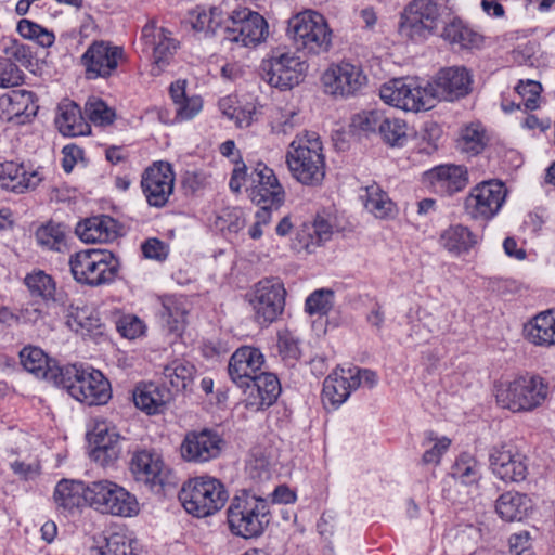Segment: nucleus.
Segmentation results:
<instances>
[{"label": "nucleus", "instance_id": "60", "mask_svg": "<svg viewBox=\"0 0 555 555\" xmlns=\"http://www.w3.org/2000/svg\"><path fill=\"white\" fill-rule=\"evenodd\" d=\"M384 116L378 111H364L352 117L351 126L363 132H375L376 130L379 132Z\"/></svg>", "mask_w": 555, "mask_h": 555}, {"label": "nucleus", "instance_id": "53", "mask_svg": "<svg viewBox=\"0 0 555 555\" xmlns=\"http://www.w3.org/2000/svg\"><path fill=\"white\" fill-rule=\"evenodd\" d=\"M85 113L89 120L98 126L111 125L115 119V112L100 98H89L85 104Z\"/></svg>", "mask_w": 555, "mask_h": 555}, {"label": "nucleus", "instance_id": "8", "mask_svg": "<svg viewBox=\"0 0 555 555\" xmlns=\"http://www.w3.org/2000/svg\"><path fill=\"white\" fill-rule=\"evenodd\" d=\"M548 386L540 376H521L496 387V401L513 412L531 411L546 398Z\"/></svg>", "mask_w": 555, "mask_h": 555}, {"label": "nucleus", "instance_id": "54", "mask_svg": "<svg viewBox=\"0 0 555 555\" xmlns=\"http://www.w3.org/2000/svg\"><path fill=\"white\" fill-rule=\"evenodd\" d=\"M17 31L22 37L34 40L43 48L51 47L55 40L52 31L26 18L18 22Z\"/></svg>", "mask_w": 555, "mask_h": 555}, {"label": "nucleus", "instance_id": "6", "mask_svg": "<svg viewBox=\"0 0 555 555\" xmlns=\"http://www.w3.org/2000/svg\"><path fill=\"white\" fill-rule=\"evenodd\" d=\"M288 35L299 50L319 55L332 47L333 34L325 17L311 10L300 12L288 22Z\"/></svg>", "mask_w": 555, "mask_h": 555}, {"label": "nucleus", "instance_id": "31", "mask_svg": "<svg viewBox=\"0 0 555 555\" xmlns=\"http://www.w3.org/2000/svg\"><path fill=\"white\" fill-rule=\"evenodd\" d=\"M76 234L85 243H107L117 236V222L105 215L94 216L79 222Z\"/></svg>", "mask_w": 555, "mask_h": 555}, {"label": "nucleus", "instance_id": "22", "mask_svg": "<svg viewBox=\"0 0 555 555\" xmlns=\"http://www.w3.org/2000/svg\"><path fill=\"white\" fill-rule=\"evenodd\" d=\"M472 75L465 67L441 69L430 82L435 101H454L467 95L472 90Z\"/></svg>", "mask_w": 555, "mask_h": 555}, {"label": "nucleus", "instance_id": "56", "mask_svg": "<svg viewBox=\"0 0 555 555\" xmlns=\"http://www.w3.org/2000/svg\"><path fill=\"white\" fill-rule=\"evenodd\" d=\"M162 318L170 332L179 333L185 324L186 310L182 302L170 299L163 305Z\"/></svg>", "mask_w": 555, "mask_h": 555}, {"label": "nucleus", "instance_id": "46", "mask_svg": "<svg viewBox=\"0 0 555 555\" xmlns=\"http://www.w3.org/2000/svg\"><path fill=\"white\" fill-rule=\"evenodd\" d=\"M163 374L172 388L180 391L186 389L188 385L192 383L195 367L189 362L175 360L164 367Z\"/></svg>", "mask_w": 555, "mask_h": 555}, {"label": "nucleus", "instance_id": "10", "mask_svg": "<svg viewBox=\"0 0 555 555\" xmlns=\"http://www.w3.org/2000/svg\"><path fill=\"white\" fill-rule=\"evenodd\" d=\"M441 20V8L435 0H412L401 13L399 34L402 38L423 41L434 35Z\"/></svg>", "mask_w": 555, "mask_h": 555}, {"label": "nucleus", "instance_id": "20", "mask_svg": "<svg viewBox=\"0 0 555 555\" xmlns=\"http://www.w3.org/2000/svg\"><path fill=\"white\" fill-rule=\"evenodd\" d=\"M526 456L513 443H502L491 449L490 468L504 482H519L526 479L528 466Z\"/></svg>", "mask_w": 555, "mask_h": 555}, {"label": "nucleus", "instance_id": "43", "mask_svg": "<svg viewBox=\"0 0 555 555\" xmlns=\"http://www.w3.org/2000/svg\"><path fill=\"white\" fill-rule=\"evenodd\" d=\"M443 38L460 49L477 48L482 42V37L461 21H452L448 24L443 30Z\"/></svg>", "mask_w": 555, "mask_h": 555}, {"label": "nucleus", "instance_id": "11", "mask_svg": "<svg viewBox=\"0 0 555 555\" xmlns=\"http://www.w3.org/2000/svg\"><path fill=\"white\" fill-rule=\"evenodd\" d=\"M139 44L141 52L152 62L154 76H158L171 63L179 49V41L172 33L159 26L154 18L142 27Z\"/></svg>", "mask_w": 555, "mask_h": 555}, {"label": "nucleus", "instance_id": "24", "mask_svg": "<svg viewBox=\"0 0 555 555\" xmlns=\"http://www.w3.org/2000/svg\"><path fill=\"white\" fill-rule=\"evenodd\" d=\"M42 181L39 170L27 168L23 163L4 160L0 163V185L2 189L22 194L36 189Z\"/></svg>", "mask_w": 555, "mask_h": 555}, {"label": "nucleus", "instance_id": "62", "mask_svg": "<svg viewBox=\"0 0 555 555\" xmlns=\"http://www.w3.org/2000/svg\"><path fill=\"white\" fill-rule=\"evenodd\" d=\"M515 90L524 99L527 109L532 111L538 107V98L542 91V87L538 81H519Z\"/></svg>", "mask_w": 555, "mask_h": 555}, {"label": "nucleus", "instance_id": "59", "mask_svg": "<svg viewBox=\"0 0 555 555\" xmlns=\"http://www.w3.org/2000/svg\"><path fill=\"white\" fill-rule=\"evenodd\" d=\"M230 102V99H222L219 102V107L229 119L234 120L235 125L240 128H246L251 125L256 115V107L253 104H247L243 107L233 108L231 112L225 111L224 106Z\"/></svg>", "mask_w": 555, "mask_h": 555}, {"label": "nucleus", "instance_id": "14", "mask_svg": "<svg viewBox=\"0 0 555 555\" xmlns=\"http://www.w3.org/2000/svg\"><path fill=\"white\" fill-rule=\"evenodd\" d=\"M286 291L275 279L259 281L248 294L255 320L260 325L274 322L284 311Z\"/></svg>", "mask_w": 555, "mask_h": 555}, {"label": "nucleus", "instance_id": "29", "mask_svg": "<svg viewBox=\"0 0 555 555\" xmlns=\"http://www.w3.org/2000/svg\"><path fill=\"white\" fill-rule=\"evenodd\" d=\"M53 499L59 513L65 516L73 515L87 504V483L62 479L54 489Z\"/></svg>", "mask_w": 555, "mask_h": 555}, {"label": "nucleus", "instance_id": "61", "mask_svg": "<svg viewBox=\"0 0 555 555\" xmlns=\"http://www.w3.org/2000/svg\"><path fill=\"white\" fill-rule=\"evenodd\" d=\"M24 80L23 72L8 57H0V88H13Z\"/></svg>", "mask_w": 555, "mask_h": 555}, {"label": "nucleus", "instance_id": "52", "mask_svg": "<svg viewBox=\"0 0 555 555\" xmlns=\"http://www.w3.org/2000/svg\"><path fill=\"white\" fill-rule=\"evenodd\" d=\"M270 125L273 133L289 135L300 126V118L292 108H279L272 115Z\"/></svg>", "mask_w": 555, "mask_h": 555}, {"label": "nucleus", "instance_id": "18", "mask_svg": "<svg viewBox=\"0 0 555 555\" xmlns=\"http://www.w3.org/2000/svg\"><path fill=\"white\" fill-rule=\"evenodd\" d=\"M506 195L507 190L501 181L481 182L466 197V212L474 219L489 220L500 211Z\"/></svg>", "mask_w": 555, "mask_h": 555}, {"label": "nucleus", "instance_id": "44", "mask_svg": "<svg viewBox=\"0 0 555 555\" xmlns=\"http://www.w3.org/2000/svg\"><path fill=\"white\" fill-rule=\"evenodd\" d=\"M1 105L11 117L35 113L34 94L27 90H13L1 98Z\"/></svg>", "mask_w": 555, "mask_h": 555}, {"label": "nucleus", "instance_id": "17", "mask_svg": "<svg viewBox=\"0 0 555 555\" xmlns=\"http://www.w3.org/2000/svg\"><path fill=\"white\" fill-rule=\"evenodd\" d=\"M307 69L305 61L294 52H285L263 61L261 76L272 87L291 89L304 80Z\"/></svg>", "mask_w": 555, "mask_h": 555}, {"label": "nucleus", "instance_id": "34", "mask_svg": "<svg viewBox=\"0 0 555 555\" xmlns=\"http://www.w3.org/2000/svg\"><path fill=\"white\" fill-rule=\"evenodd\" d=\"M347 369H336L330 374L323 383L322 400L325 406L337 409L350 396L354 387L351 385L349 373Z\"/></svg>", "mask_w": 555, "mask_h": 555}, {"label": "nucleus", "instance_id": "2", "mask_svg": "<svg viewBox=\"0 0 555 555\" xmlns=\"http://www.w3.org/2000/svg\"><path fill=\"white\" fill-rule=\"evenodd\" d=\"M227 521L234 535L244 539L259 537L270 521L269 503L261 496L243 491L231 500Z\"/></svg>", "mask_w": 555, "mask_h": 555}, {"label": "nucleus", "instance_id": "26", "mask_svg": "<svg viewBox=\"0 0 555 555\" xmlns=\"http://www.w3.org/2000/svg\"><path fill=\"white\" fill-rule=\"evenodd\" d=\"M91 457L102 466L113 464L120 454V436L105 423H99L90 434Z\"/></svg>", "mask_w": 555, "mask_h": 555}, {"label": "nucleus", "instance_id": "64", "mask_svg": "<svg viewBox=\"0 0 555 555\" xmlns=\"http://www.w3.org/2000/svg\"><path fill=\"white\" fill-rule=\"evenodd\" d=\"M509 552L512 555H532V539L528 531H520L511 535Z\"/></svg>", "mask_w": 555, "mask_h": 555}, {"label": "nucleus", "instance_id": "25", "mask_svg": "<svg viewBox=\"0 0 555 555\" xmlns=\"http://www.w3.org/2000/svg\"><path fill=\"white\" fill-rule=\"evenodd\" d=\"M130 470L138 481L163 485L167 467L159 453L154 450H139L132 454Z\"/></svg>", "mask_w": 555, "mask_h": 555}, {"label": "nucleus", "instance_id": "27", "mask_svg": "<svg viewBox=\"0 0 555 555\" xmlns=\"http://www.w3.org/2000/svg\"><path fill=\"white\" fill-rule=\"evenodd\" d=\"M66 325L82 338L96 339L102 336L105 325L99 312L92 307L69 305L66 311Z\"/></svg>", "mask_w": 555, "mask_h": 555}, {"label": "nucleus", "instance_id": "47", "mask_svg": "<svg viewBox=\"0 0 555 555\" xmlns=\"http://www.w3.org/2000/svg\"><path fill=\"white\" fill-rule=\"evenodd\" d=\"M486 144V130L480 122H470L463 128L460 140L462 151L470 155H477L485 149Z\"/></svg>", "mask_w": 555, "mask_h": 555}, {"label": "nucleus", "instance_id": "40", "mask_svg": "<svg viewBox=\"0 0 555 555\" xmlns=\"http://www.w3.org/2000/svg\"><path fill=\"white\" fill-rule=\"evenodd\" d=\"M132 542L125 532L101 534L95 539L91 552L94 555H137Z\"/></svg>", "mask_w": 555, "mask_h": 555}, {"label": "nucleus", "instance_id": "49", "mask_svg": "<svg viewBox=\"0 0 555 555\" xmlns=\"http://www.w3.org/2000/svg\"><path fill=\"white\" fill-rule=\"evenodd\" d=\"M24 281L33 297H40L44 300L54 297L55 283L44 271H33L25 276Z\"/></svg>", "mask_w": 555, "mask_h": 555}, {"label": "nucleus", "instance_id": "5", "mask_svg": "<svg viewBox=\"0 0 555 555\" xmlns=\"http://www.w3.org/2000/svg\"><path fill=\"white\" fill-rule=\"evenodd\" d=\"M68 263L74 280L91 287L113 283L119 271L118 259L105 249L77 251L69 257Z\"/></svg>", "mask_w": 555, "mask_h": 555}, {"label": "nucleus", "instance_id": "39", "mask_svg": "<svg viewBox=\"0 0 555 555\" xmlns=\"http://www.w3.org/2000/svg\"><path fill=\"white\" fill-rule=\"evenodd\" d=\"M362 198L365 209L376 218H392L397 212L396 204L376 183H372L365 188V194Z\"/></svg>", "mask_w": 555, "mask_h": 555}, {"label": "nucleus", "instance_id": "58", "mask_svg": "<svg viewBox=\"0 0 555 555\" xmlns=\"http://www.w3.org/2000/svg\"><path fill=\"white\" fill-rule=\"evenodd\" d=\"M278 350L282 359L285 361H296L300 357L299 341L288 330L279 332Z\"/></svg>", "mask_w": 555, "mask_h": 555}, {"label": "nucleus", "instance_id": "36", "mask_svg": "<svg viewBox=\"0 0 555 555\" xmlns=\"http://www.w3.org/2000/svg\"><path fill=\"white\" fill-rule=\"evenodd\" d=\"M186 81L177 80L170 85L169 92L175 105V119L186 121L193 119L203 108V100L199 95L186 94Z\"/></svg>", "mask_w": 555, "mask_h": 555}, {"label": "nucleus", "instance_id": "45", "mask_svg": "<svg viewBox=\"0 0 555 555\" xmlns=\"http://www.w3.org/2000/svg\"><path fill=\"white\" fill-rule=\"evenodd\" d=\"M451 476L463 485H474L481 478V468L473 455L462 453L451 468Z\"/></svg>", "mask_w": 555, "mask_h": 555}, {"label": "nucleus", "instance_id": "32", "mask_svg": "<svg viewBox=\"0 0 555 555\" xmlns=\"http://www.w3.org/2000/svg\"><path fill=\"white\" fill-rule=\"evenodd\" d=\"M248 389L247 404L256 410L271 406L281 393L280 382L272 373H259Z\"/></svg>", "mask_w": 555, "mask_h": 555}, {"label": "nucleus", "instance_id": "37", "mask_svg": "<svg viewBox=\"0 0 555 555\" xmlns=\"http://www.w3.org/2000/svg\"><path fill=\"white\" fill-rule=\"evenodd\" d=\"M527 338L537 346L555 345V309L540 312L525 326Z\"/></svg>", "mask_w": 555, "mask_h": 555}, {"label": "nucleus", "instance_id": "48", "mask_svg": "<svg viewBox=\"0 0 555 555\" xmlns=\"http://www.w3.org/2000/svg\"><path fill=\"white\" fill-rule=\"evenodd\" d=\"M36 238L40 246L53 250L63 251L66 248V235L63 225L48 223L40 227L36 232Z\"/></svg>", "mask_w": 555, "mask_h": 555}, {"label": "nucleus", "instance_id": "19", "mask_svg": "<svg viewBox=\"0 0 555 555\" xmlns=\"http://www.w3.org/2000/svg\"><path fill=\"white\" fill-rule=\"evenodd\" d=\"M175 186L172 167L166 162H155L142 173L141 188L150 206L164 207Z\"/></svg>", "mask_w": 555, "mask_h": 555}, {"label": "nucleus", "instance_id": "38", "mask_svg": "<svg viewBox=\"0 0 555 555\" xmlns=\"http://www.w3.org/2000/svg\"><path fill=\"white\" fill-rule=\"evenodd\" d=\"M531 509L526 494L508 491L501 494L495 503L498 515L505 521H521Z\"/></svg>", "mask_w": 555, "mask_h": 555}, {"label": "nucleus", "instance_id": "35", "mask_svg": "<svg viewBox=\"0 0 555 555\" xmlns=\"http://www.w3.org/2000/svg\"><path fill=\"white\" fill-rule=\"evenodd\" d=\"M132 398L138 409L153 415L162 412L170 399V393L154 383H142L134 388Z\"/></svg>", "mask_w": 555, "mask_h": 555}, {"label": "nucleus", "instance_id": "63", "mask_svg": "<svg viewBox=\"0 0 555 555\" xmlns=\"http://www.w3.org/2000/svg\"><path fill=\"white\" fill-rule=\"evenodd\" d=\"M116 328L121 336L128 339H134L144 331L142 321L134 315L120 317L116 322Z\"/></svg>", "mask_w": 555, "mask_h": 555}, {"label": "nucleus", "instance_id": "23", "mask_svg": "<svg viewBox=\"0 0 555 555\" xmlns=\"http://www.w3.org/2000/svg\"><path fill=\"white\" fill-rule=\"evenodd\" d=\"M264 363L262 352L255 347L243 346L235 350L229 360L230 378L240 388H249Z\"/></svg>", "mask_w": 555, "mask_h": 555}, {"label": "nucleus", "instance_id": "50", "mask_svg": "<svg viewBox=\"0 0 555 555\" xmlns=\"http://www.w3.org/2000/svg\"><path fill=\"white\" fill-rule=\"evenodd\" d=\"M408 126L404 120L384 116L379 134L390 146H402L408 140Z\"/></svg>", "mask_w": 555, "mask_h": 555}, {"label": "nucleus", "instance_id": "42", "mask_svg": "<svg viewBox=\"0 0 555 555\" xmlns=\"http://www.w3.org/2000/svg\"><path fill=\"white\" fill-rule=\"evenodd\" d=\"M440 243L448 251L459 255L468 251L476 244V238L468 228L456 224L441 233Z\"/></svg>", "mask_w": 555, "mask_h": 555}, {"label": "nucleus", "instance_id": "12", "mask_svg": "<svg viewBox=\"0 0 555 555\" xmlns=\"http://www.w3.org/2000/svg\"><path fill=\"white\" fill-rule=\"evenodd\" d=\"M268 23L258 12L240 8L227 13L223 39L237 47L253 48L264 41Z\"/></svg>", "mask_w": 555, "mask_h": 555}, {"label": "nucleus", "instance_id": "41", "mask_svg": "<svg viewBox=\"0 0 555 555\" xmlns=\"http://www.w3.org/2000/svg\"><path fill=\"white\" fill-rule=\"evenodd\" d=\"M227 14L220 8L212 7L208 10L197 7L190 13L192 28L205 34H215L225 26Z\"/></svg>", "mask_w": 555, "mask_h": 555}, {"label": "nucleus", "instance_id": "57", "mask_svg": "<svg viewBox=\"0 0 555 555\" xmlns=\"http://www.w3.org/2000/svg\"><path fill=\"white\" fill-rule=\"evenodd\" d=\"M431 442H434V444L424 452L422 462L424 464L437 465L442 454L449 449L451 440L447 437L439 438L433 431H427L425 434L424 444Z\"/></svg>", "mask_w": 555, "mask_h": 555}, {"label": "nucleus", "instance_id": "4", "mask_svg": "<svg viewBox=\"0 0 555 555\" xmlns=\"http://www.w3.org/2000/svg\"><path fill=\"white\" fill-rule=\"evenodd\" d=\"M62 387L77 401L88 405L105 404L111 398V386L104 375L94 369L68 364L59 373Z\"/></svg>", "mask_w": 555, "mask_h": 555}, {"label": "nucleus", "instance_id": "13", "mask_svg": "<svg viewBox=\"0 0 555 555\" xmlns=\"http://www.w3.org/2000/svg\"><path fill=\"white\" fill-rule=\"evenodd\" d=\"M127 62L125 49L107 40H94L80 56L88 80L108 79Z\"/></svg>", "mask_w": 555, "mask_h": 555}, {"label": "nucleus", "instance_id": "15", "mask_svg": "<svg viewBox=\"0 0 555 555\" xmlns=\"http://www.w3.org/2000/svg\"><path fill=\"white\" fill-rule=\"evenodd\" d=\"M247 192L260 208L278 210L285 201V190L273 169L258 163L248 175Z\"/></svg>", "mask_w": 555, "mask_h": 555}, {"label": "nucleus", "instance_id": "1", "mask_svg": "<svg viewBox=\"0 0 555 555\" xmlns=\"http://www.w3.org/2000/svg\"><path fill=\"white\" fill-rule=\"evenodd\" d=\"M285 162L297 182L307 186L321 185L326 164L320 135L314 131L298 133L287 147Z\"/></svg>", "mask_w": 555, "mask_h": 555}, {"label": "nucleus", "instance_id": "51", "mask_svg": "<svg viewBox=\"0 0 555 555\" xmlns=\"http://www.w3.org/2000/svg\"><path fill=\"white\" fill-rule=\"evenodd\" d=\"M332 225L324 218L318 217L311 229L306 232L302 231L298 234L300 241L307 242L305 243V248L308 251H311V248L314 246H320L321 244L327 242L332 236Z\"/></svg>", "mask_w": 555, "mask_h": 555}, {"label": "nucleus", "instance_id": "16", "mask_svg": "<svg viewBox=\"0 0 555 555\" xmlns=\"http://www.w3.org/2000/svg\"><path fill=\"white\" fill-rule=\"evenodd\" d=\"M324 92L334 96L349 98L360 93L367 85L361 66L350 62L331 64L322 74Z\"/></svg>", "mask_w": 555, "mask_h": 555}, {"label": "nucleus", "instance_id": "33", "mask_svg": "<svg viewBox=\"0 0 555 555\" xmlns=\"http://www.w3.org/2000/svg\"><path fill=\"white\" fill-rule=\"evenodd\" d=\"M55 125L65 137L85 135L90 132V126L85 120L80 107L70 100H64L59 104Z\"/></svg>", "mask_w": 555, "mask_h": 555}, {"label": "nucleus", "instance_id": "9", "mask_svg": "<svg viewBox=\"0 0 555 555\" xmlns=\"http://www.w3.org/2000/svg\"><path fill=\"white\" fill-rule=\"evenodd\" d=\"M380 99L391 106L411 111H428L436 104L430 82L422 86L415 78H398L382 86Z\"/></svg>", "mask_w": 555, "mask_h": 555}, {"label": "nucleus", "instance_id": "7", "mask_svg": "<svg viewBox=\"0 0 555 555\" xmlns=\"http://www.w3.org/2000/svg\"><path fill=\"white\" fill-rule=\"evenodd\" d=\"M87 505L101 514L120 517H132L140 512L135 495L108 479L87 483Z\"/></svg>", "mask_w": 555, "mask_h": 555}, {"label": "nucleus", "instance_id": "28", "mask_svg": "<svg viewBox=\"0 0 555 555\" xmlns=\"http://www.w3.org/2000/svg\"><path fill=\"white\" fill-rule=\"evenodd\" d=\"M20 359L27 372L57 385L59 373H63V366L50 359L42 349L34 346L24 347L20 352Z\"/></svg>", "mask_w": 555, "mask_h": 555}, {"label": "nucleus", "instance_id": "55", "mask_svg": "<svg viewBox=\"0 0 555 555\" xmlns=\"http://www.w3.org/2000/svg\"><path fill=\"white\" fill-rule=\"evenodd\" d=\"M334 305V292L327 288L314 291L306 299L305 309L310 315H324L330 312Z\"/></svg>", "mask_w": 555, "mask_h": 555}, {"label": "nucleus", "instance_id": "30", "mask_svg": "<svg viewBox=\"0 0 555 555\" xmlns=\"http://www.w3.org/2000/svg\"><path fill=\"white\" fill-rule=\"evenodd\" d=\"M427 180L437 193L452 195L463 190L467 182V170L462 166H439L427 173Z\"/></svg>", "mask_w": 555, "mask_h": 555}, {"label": "nucleus", "instance_id": "21", "mask_svg": "<svg viewBox=\"0 0 555 555\" xmlns=\"http://www.w3.org/2000/svg\"><path fill=\"white\" fill-rule=\"evenodd\" d=\"M223 440L214 430L189 431L181 443L180 451L184 461L195 464L217 459L222 450Z\"/></svg>", "mask_w": 555, "mask_h": 555}, {"label": "nucleus", "instance_id": "3", "mask_svg": "<svg viewBox=\"0 0 555 555\" xmlns=\"http://www.w3.org/2000/svg\"><path fill=\"white\" fill-rule=\"evenodd\" d=\"M228 498L224 485L210 476L190 478L179 492V500L185 512L197 518H205L220 511Z\"/></svg>", "mask_w": 555, "mask_h": 555}]
</instances>
